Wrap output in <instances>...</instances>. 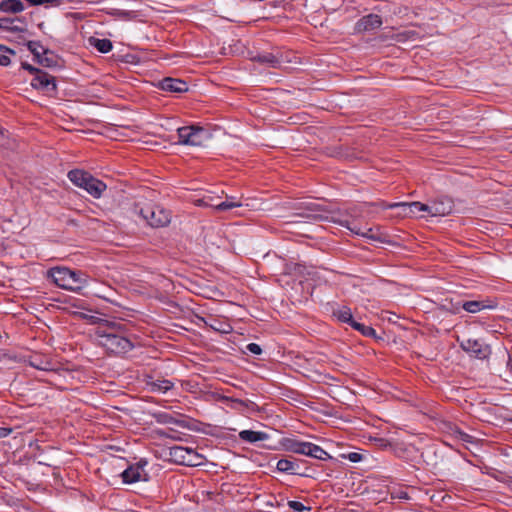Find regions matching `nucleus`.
<instances>
[{
	"mask_svg": "<svg viewBox=\"0 0 512 512\" xmlns=\"http://www.w3.org/2000/svg\"><path fill=\"white\" fill-rule=\"evenodd\" d=\"M48 276L60 288L79 292L89 283L88 276L81 271L67 267H54L48 271Z\"/></svg>",
	"mask_w": 512,
	"mask_h": 512,
	"instance_id": "1",
	"label": "nucleus"
},
{
	"mask_svg": "<svg viewBox=\"0 0 512 512\" xmlns=\"http://www.w3.org/2000/svg\"><path fill=\"white\" fill-rule=\"evenodd\" d=\"M95 335L98 344L110 353L123 354L129 352L133 348L131 341L126 337L118 335L114 331L113 326H99Z\"/></svg>",
	"mask_w": 512,
	"mask_h": 512,
	"instance_id": "2",
	"label": "nucleus"
},
{
	"mask_svg": "<svg viewBox=\"0 0 512 512\" xmlns=\"http://www.w3.org/2000/svg\"><path fill=\"white\" fill-rule=\"evenodd\" d=\"M68 179L77 187L84 189L94 198H100L107 186L101 180L93 177L89 172L74 169L68 172Z\"/></svg>",
	"mask_w": 512,
	"mask_h": 512,
	"instance_id": "3",
	"label": "nucleus"
},
{
	"mask_svg": "<svg viewBox=\"0 0 512 512\" xmlns=\"http://www.w3.org/2000/svg\"><path fill=\"white\" fill-rule=\"evenodd\" d=\"M135 212L151 227L159 228L168 225L171 214L165 208L158 205H135Z\"/></svg>",
	"mask_w": 512,
	"mask_h": 512,
	"instance_id": "4",
	"label": "nucleus"
},
{
	"mask_svg": "<svg viewBox=\"0 0 512 512\" xmlns=\"http://www.w3.org/2000/svg\"><path fill=\"white\" fill-rule=\"evenodd\" d=\"M178 143L190 146H202L210 138V134L202 127L185 126L177 129Z\"/></svg>",
	"mask_w": 512,
	"mask_h": 512,
	"instance_id": "5",
	"label": "nucleus"
},
{
	"mask_svg": "<svg viewBox=\"0 0 512 512\" xmlns=\"http://www.w3.org/2000/svg\"><path fill=\"white\" fill-rule=\"evenodd\" d=\"M460 346L465 352L479 359H486L491 353L490 346L478 339L462 340Z\"/></svg>",
	"mask_w": 512,
	"mask_h": 512,
	"instance_id": "6",
	"label": "nucleus"
},
{
	"mask_svg": "<svg viewBox=\"0 0 512 512\" xmlns=\"http://www.w3.org/2000/svg\"><path fill=\"white\" fill-rule=\"evenodd\" d=\"M145 464L146 462H139L125 469L121 474L123 482L126 484H132L139 481H147L148 474L144 469Z\"/></svg>",
	"mask_w": 512,
	"mask_h": 512,
	"instance_id": "7",
	"label": "nucleus"
},
{
	"mask_svg": "<svg viewBox=\"0 0 512 512\" xmlns=\"http://www.w3.org/2000/svg\"><path fill=\"white\" fill-rule=\"evenodd\" d=\"M453 210V202L449 198H440L428 204V215L432 217L446 216Z\"/></svg>",
	"mask_w": 512,
	"mask_h": 512,
	"instance_id": "8",
	"label": "nucleus"
},
{
	"mask_svg": "<svg viewBox=\"0 0 512 512\" xmlns=\"http://www.w3.org/2000/svg\"><path fill=\"white\" fill-rule=\"evenodd\" d=\"M31 367L42 370V371H52L54 370V363L51 359L43 354L34 353L29 355L25 360Z\"/></svg>",
	"mask_w": 512,
	"mask_h": 512,
	"instance_id": "9",
	"label": "nucleus"
},
{
	"mask_svg": "<svg viewBox=\"0 0 512 512\" xmlns=\"http://www.w3.org/2000/svg\"><path fill=\"white\" fill-rule=\"evenodd\" d=\"M311 442L300 441L294 438H283L281 445L285 451L305 455Z\"/></svg>",
	"mask_w": 512,
	"mask_h": 512,
	"instance_id": "10",
	"label": "nucleus"
},
{
	"mask_svg": "<svg viewBox=\"0 0 512 512\" xmlns=\"http://www.w3.org/2000/svg\"><path fill=\"white\" fill-rule=\"evenodd\" d=\"M32 87L41 90H55L56 84L54 77L46 72L38 71L36 76L31 81Z\"/></svg>",
	"mask_w": 512,
	"mask_h": 512,
	"instance_id": "11",
	"label": "nucleus"
},
{
	"mask_svg": "<svg viewBox=\"0 0 512 512\" xmlns=\"http://www.w3.org/2000/svg\"><path fill=\"white\" fill-rule=\"evenodd\" d=\"M388 208L400 207L402 209V213L405 216H414L419 212H426L428 214V204H423L421 202H411V203H394L387 206Z\"/></svg>",
	"mask_w": 512,
	"mask_h": 512,
	"instance_id": "12",
	"label": "nucleus"
},
{
	"mask_svg": "<svg viewBox=\"0 0 512 512\" xmlns=\"http://www.w3.org/2000/svg\"><path fill=\"white\" fill-rule=\"evenodd\" d=\"M352 233L356 234V235H360L362 237H365L367 239H370V240H373V241H377V242H386V235L383 234V233H380L377 230H374L373 228H367L365 230L361 229L360 227L358 226H353L351 227L348 222H346L344 224Z\"/></svg>",
	"mask_w": 512,
	"mask_h": 512,
	"instance_id": "13",
	"label": "nucleus"
},
{
	"mask_svg": "<svg viewBox=\"0 0 512 512\" xmlns=\"http://www.w3.org/2000/svg\"><path fill=\"white\" fill-rule=\"evenodd\" d=\"M382 20L380 16L375 14H369L362 17L355 25V29L358 32H365L377 29L381 26Z\"/></svg>",
	"mask_w": 512,
	"mask_h": 512,
	"instance_id": "14",
	"label": "nucleus"
},
{
	"mask_svg": "<svg viewBox=\"0 0 512 512\" xmlns=\"http://www.w3.org/2000/svg\"><path fill=\"white\" fill-rule=\"evenodd\" d=\"M160 88L164 91L182 93L188 90V85L185 81L174 78H164L160 81Z\"/></svg>",
	"mask_w": 512,
	"mask_h": 512,
	"instance_id": "15",
	"label": "nucleus"
},
{
	"mask_svg": "<svg viewBox=\"0 0 512 512\" xmlns=\"http://www.w3.org/2000/svg\"><path fill=\"white\" fill-rule=\"evenodd\" d=\"M201 203L203 205H206V206H210V207H213L215 208L216 210H219V211H224V210H228V209H232V208H236V207H241L242 206V203L237 200L235 197H227L225 201L219 203V204H212V203H209L206 199H202L201 200Z\"/></svg>",
	"mask_w": 512,
	"mask_h": 512,
	"instance_id": "16",
	"label": "nucleus"
},
{
	"mask_svg": "<svg viewBox=\"0 0 512 512\" xmlns=\"http://www.w3.org/2000/svg\"><path fill=\"white\" fill-rule=\"evenodd\" d=\"M239 437L241 440L249 443L264 441L269 438L267 433L253 430H243L239 433Z\"/></svg>",
	"mask_w": 512,
	"mask_h": 512,
	"instance_id": "17",
	"label": "nucleus"
},
{
	"mask_svg": "<svg viewBox=\"0 0 512 512\" xmlns=\"http://www.w3.org/2000/svg\"><path fill=\"white\" fill-rule=\"evenodd\" d=\"M276 468L280 472L290 473V474H299V464L296 460L286 458L280 459L277 462Z\"/></svg>",
	"mask_w": 512,
	"mask_h": 512,
	"instance_id": "18",
	"label": "nucleus"
},
{
	"mask_svg": "<svg viewBox=\"0 0 512 512\" xmlns=\"http://www.w3.org/2000/svg\"><path fill=\"white\" fill-rule=\"evenodd\" d=\"M25 9L20 0H2L0 2V11L5 13H20Z\"/></svg>",
	"mask_w": 512,
	"mask_h": 512,
	"instance_id": "19",
	"label": "nucleus"
},
{
	"mask_svg": "<svg viewBox=\"0 0 512 512\" xmlns=\"http://www.w3.org/2000/svg\"><path fill=\"white\" fill-rule=\"evenodd\" d=\"M188 451V447L174 446L170 449V456L175 462L185 465L188 457Z\"/></svg>",
	"mask_w": 512,
	"mask_h": 512,
	"instance_id": "20",
	"label": "nucleus"
},
{
	"mask_svg": "<svg viewBox=\"0 0 512 512\" xmlns=\"http://www.w3.org/2000/svg\"><path fill=\"white\" fill-rule=\"evenodd\" d=\"M253 61L259 62L260 64H265L270 67H277L280 64V60L277 56L272 53H262L254 56L252 58Z\"/></svg>",
	"mask_w": 512,
	"mask_h": 512,
	"instance_id": "21",
	"label": "nucleus"
},
{
	"mask_svg": "<svg viewBox=\"0 0 512 512\" xmlns=\"http://www.w3.org/2000/svg\"><path fill=\"white\" fill-rule=\"evenodd\" d=\"M463 309L469 313H477L485 308L492 309L494 304H486L484 301H466L462 305Z\"/></svg>",
	"mask_w": 512,
	"mask_h": 512,
	"instance_id": "22",
	"label": "nucleus"
},
{
	"mask_svg": "<svg viewBox=\"0 0 512 512\" xmlns=\"http://www.w3.org/2000/svg\"><path fill=\"white\" fill-rule=\"evenodd\" d=\"M89 44L101 53H108L113 48L112 42L109 39H99L95 37H90Z\"/></svg>",
	"mask_w": 512,
	"mask_h": 512,
	"instance_id": "23",
	"label": "nucleus"
},
{
	"mask_svg": "<svg viewBox=\"0 0 512 512\" xmlns=\"http://www.w3.org/2000/svg\"><path fill=\"white\" fill-rule=\"evenodd\" d=\"M306 456L318 459V460H327L330 455L320 446L310 443V447L307 449Z\"/></svg>",
	"mask_w": 512,
	"mask_h": 512,
	"instance_id": "24",
	"label": "nucleus"
},
{
	"mask_svg": "<svg viewBox=\"0 0 512 512\" xmlns=\"http://www.w3.org/2000/svg\"><path fill=\"white\" fill-rule=\"evenodd\" d=\"M450 434L455 440L461 441L467 444H474L475 438L463 431H461L457 426L450 427Z\"/></svg>",
	"mask_w": 512,
	"mask_h": 512,
	"instance_id": "25",
	"label": "nucleus"
},
{
	"mask_svg": "<svg viewBox=\"0 0 512 512\" xmlns=\"http://www.w3.org/2000/svg\"><path fill=\"white\" fill-rule=\"evenodd\" d=\"M333 315L337 317V319L341 322L348 323L352 326L353 322H356L353 320L351 309L343 306L333 312Z\"/></svg>",
	"mask_w": 512,
	"mask_h": 512,
	"instance_id": "26",
	"label": "nucleus"
},
{
	"mask_svg": "<svg viewBox=\"0 0 512 512\" xmlns=\"http://www.w3.org/2000/svg\"><path fill=\"white\" fill-rule=\"evenodd\" d=\"M203 463V456L198 454L194 449L189 448L186 466H198Z\"/></svg>",
	"mask_w": 512,
	"mask_h": 512,
	"instance_id": "27",
	"label": "nucleus"
},
{
	"mask_svg": "<svg viewBox=\"0 0 512 512\" xmlns=\"http://www.w3.org/2000/svg\"><path fill=\"white\" fill-rule=\"evenodd\" d=\"M15 55V52L6 46L0 45V65L8 66L11 63L10 56Z\"/></svg>",
	"mask_w": 512,
	"mask_h": 512,
	"instance_id": "28",
	"label": "nucleus"
},
{
	"mask_svg": "<svg viewBox=\"0 0 512 512\" xmlns=\"http://www.w3.org/2000/svg\"><path fill=\"white\" fill-rule=\"evenodd\" d=\"M352 327L355 330L359 331L364 336H367V337H375L376 336L375 329L370 326H366L359 322H353Z\"/></svg>",
	"mask_w": 512,
	"mask_h": 512,
	"instance_id": "29",
	"label": "nucleus"
},
{
	"mask_svg": "<svg viewBox=\"0 0 512 512\" xmlns=\"http://www.w3.org/2000/svg\"><path fill=\"white\" fill-rule=\"evenodd\" d=\"M173 387V383L169 380H157L152 383L153 391L165 393Z\"/></svg>",
	"mask_w": 512,
	"mask_h": 512,
	"instance_id": "30",
	"label": "nucleus"
},
{
	"mask_svg": "<svg viewBox=\"0 0 512 512\" xmlns=\"http://www.w3.org/2000/svg\"><path fill=\"white\" fill-rule=\"evenodd\" d=\"M32 6L46 5L58 7L64 3V0H26Z\"/></svg>",
	"mask_w": 512,
	"mask_h": 512,
	"instance_id": "31",
	"label": "nucleus"
},
{
	"mask_svg": "<svg viewBox=\"0 0 512 512\" xmlns=\"http://www.w3.org/2000/svg\"><path fill=\"white\" fill-rule=\"evenodd\" d=\"M28 49L36 57H39L41 53L46 52L44 47L39 42H36V41H30L28 43Z\"/></svg>",
	"mask_w": 512,
	"mask_h": 512,
	"instance_id": "32",
	"label": "nucleus"
},
{
	"mask_svg": "<svg viewBox=\"0 0 512 512\" xmlns=\"http://www.w3.org/2000/svg\"><path fill=\"white\" fill-rule=\"evenodd\" d=\"M288 506L295 510V511H298V512H303L304 510H310L309 507H306L304 506L301 502L299 501H294V500H291L288 502Z\"/></svg>",
	"mask_w": 512,
	"mask_h": 512,
	"instance_id": "33",
	"label": "nucleus"
},
{
	"mask_svg": "<svg viewBox=\"0 0 512 512\" xmlns=\"http://www.w3.org/2000/svg\"><path fill=\"white\" fill-rule=\"evenodd\" d=\"M155 417H156L157 421L160 423H163V424L173 423V417L166 413H159Z\"/></svg>",
	"mask_w": 512,
	"mask_h": 512,
	"instance_id": "34",
	"label": "nucleus"
},
{
	"mask_svg": "<svg viewBox=\"0 0 512 512\" xmlns=\"http://www.w3.org/2000/svg\"><path fill=\"white\" fill-rule=\"evenodd\" d=\"M246 348L250 353L255 355H259L262 352L261 347L256 343H249Z\"/></svg>",
	"mask_w": 512,
	"mask_h": 512,
	"instance_id": "35",
	"label": "nucleus"
},
{
	"mask_svg": "<svg viewBox=\"0 0 512 512\" xmlns=\"http://www.w3.org/2000/svg\"><path fill=\"white\" fill-rule=\"evenodd\" d=\"M7 142V134L6 131L0 129V147H4Z\"/></svg>",
	"mask_w": 512,
	"mask_h": 512,
	"instance_id": "36",
	"label": "nucleus"
},
{
	"mask_svg": "<svg viewBox=\"0 0 512 512\" xmlns=\"http://www.w3.org/2000/svg\"><path fill=\"white\" fill-rule=\"evenodd\" d=\"M362 456L359 453L352 452L348 455V459L352 462H359L361 460Z\"/></svg>",
	"mask_w": 512,
	"mask_h": 512,
	"instance_id": "37",
	"label": "nucleus"
},
{
	"mask_svg": "<svg viewBox=\"0 0 512 512\" xmlns=\"http://www.w3.org/2000/svg\"><path fill=\"white\" fill-rule=\"evenodd\" d=\"M10 433V428L0 427V439L7 437Z\"/></svg>",
	"mask_w": 512,
	"mask_h": 512,
	"instance_id": "38",
	"label": "nucleus"
},
{
	"mask_svg": "<svg viewBox=\"0 0 512 512\" xmlns=\"http://www.w3.org/2000/svg\"><path fill=\"white\" fill-rule=\"evenodd\" d=\"M22 66L25 70H28L31 73H34V72L37 73L39 71L38 69L34 68L33 66H31L30 64H27V63H24Z\"/></svg>",
	"mask_w": 512,
	"mask_h": 512,
	"instance_id": "39",
	"label": "nucleus"
},
{
	"mask_svg": "<svg viewBox=\"0 0 512 512\" xmlns=\"http://www.w3.org/2000/svg\"><path fill=\"white\" fill-rule=\"evenodd\" d=\"M214 330H217V331H222V332H227L225 329H221L219 327H217V324H214V325H210Z\"/></svg>",
	"mask_w": 512,
	"mask_h": 512,
	"instance_id": "40",
	"label": "nucleus"
},
{
	"mask_svg": "<svg viewBox=\"0 0 512 512\" xmlns=\"http://www.w3.org/2000/svg\"><path fill=\"white\" fill-rule=\"evenodd\" d=\"M214 330H217V331H222V332H227L225 329H221L219 327H217V324H214V325H210Z\"/></svg>",
	"mask_w": 512,
	"mask_h": 512,
	"instance_id": "41",
	"label": "nucleus"
}]
</instances>
